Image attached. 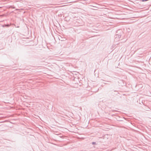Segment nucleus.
Masks as SVG:
<instances>
[{
    "instance_id": "2",
    "label": "nucleus",
    "mask_w": 151,
    "mask_h": 151,
    "mask_svg": "<svg viewBox=\"0 0 151 151\" xmlns=\"http://www.w3.org/2000/svg\"><path fill=\"white\" fill-rule=\"evenodd\" d=\"M92 145H96V142H92Z\"/></svg>"
},
{
    "instance_id": "3",
    "label": "nucleus",
    "mask_w": 151,
    "mask_h": 151,
    "mask_svg": "<svg viewBox=\"0 0 151 151\" xmlns=\"http://www.w3.org/2000/svg\"><path fill=\"white\" fill-rule=\"evenodd\" d=\"M10 109H11L13 108V107L10 106Z\"/></svg>"
},
{
    "instance_id": "6",
    "label": "nucleus",
    "mask_w": 151,
    "mask_h": 151,
    "mask_svg": "<svg viewBox=\"0 0 151 151\" xmlns=\"http://www.w3.org/2000/svg\"><path fill=\"white\" fill-rule=\"evenodd\" d=\"M11 25V24L10 23V25Z\"/></svg>"
},
{
    "instance_id": "1",
    "label": "nucleus",
    "mask_w": 151,
    "mask_h": 151,
    "mask_svg": "<svg viewBox=\"0 0 151 151\" xmlns=\"http://www.w3.org/2000/svg\"><path fill=\"white\" fill-rule=\"evenodd\" d=\"M9 24H5L3 26V27H9Z\"/></svg>"
},
{
    "instance_id": "5",
    "label": "nucleus",
    "mask_w": 151,
    "mask_h": 151,
    "mask_svg": "<svg viewBox=\"0 0 151 151\" xmlns=\"http://www.w3.org/2000/svg\"><path fill=\"white\" fill-rule=\"evenodd\" d=\"M108 82H111L110 81H107Z\"/></svg>"
},
{
    "instance_id": "4",
    "label": "nucleus",
    "mask_w": 151,
    "mask_h": 151,
    "mask_svg": "<svg viewBox=\"0 0 151 151\" xmlns=\"http://www.w3.org/2000/svg\"><path fill=\"white\" fill-rule=\"evenodd\" d=\"M12 7V6H10V8H11Z\"/></svg>"
}]
</instances>
